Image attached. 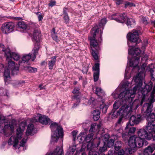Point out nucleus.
Returning a JSON list of instances; mask_svg holds the SVG:
<instances>
[{
    "mask_svg": "<svg viewBox=\"0 0 155 155\" xmlns=\"http://www.w3.org/2000/svg\"><path fill=\"white\" fill-rule=\"evenodd\" d=\"M127 38L130 41L128 42V45L129 47L128 50L129 54L134 57L138 56L140 53V49L138 48H136L134 49V47L130 45L131 42H137L140 41V40L139 38L138 31L134 30L132 32H129L127 35Z\"/></svg>",
    "mask_w": 155,
    "mask_h": 155,
    "instance_id": "nucleus-4",
    "label": "nucleus"
},
{
    "mask_svg": "<svg viewBox=\"0 0 155 155\" xmlns=\"http://www.w3.org/2000/svg\"><path fill=\"white\" fill-rule=\"evenodd\" d=\"M102 98H101L102 99ZM102 104H101L100 108L102 110V112L104 113H106L108 106L105 105L104 103V99L101 100Z\"/></svg>",
    "mask_w": 155,
    "mask_h": 155,
    "instance_id": "nucleus-32",
    "label": "nucleus"
},
{
    "mask_svg": "<svg viewBox=\"0 0 155 155\" xmlns=\"http://www.w3.org/2000/svg\"><path fill=\"white\" fill-rule=\"evenodd\" d=\"M93 75L94 81L95 82L97 81L99 78V64L96 63L93 67Z\"/></svg>",
    "mask_w": 155,
    "mask_h": 155,
    "instance_id": "nucleus-22",
    "label": "nucleus"
},
{
    "mask_svg": "<svg viewBox=\"0 0 155 155\" xmlns=\"http://www.w3.org/2000/svg\"><path fill=\"white\" fill-rule=\"evenodd\" d=\"M148 18L146 17H143L141 18V21L145 25H147L148 23Z\"/></svg>",
    "mask_w": 155,
    "mask_h": 155,
    "instance_id": "nucleus-43",
    "label": "nucleus"
},
{
    "mask_svg": "<svg viewBox=\"0 0 155 155\" xmlns=\"http://www.w3.org/2000/svg\"><path fill=\"white\" fill-rule=\"evenodd\" d=\"M27 140V138H24L21 141L20 143V146L23 147L25 144L26 143Z\"/></svg>",
    "mask_w": 155,
    "mask_h": 155,
    "instance_id": "nucleus-44",
    "label": "nucleus"
},
{
    "mask_svg": "<svg viewBox=\"0 0 155 155\" xmlns=\"http://www.w3.org/2000/svg\"><path fill=\"white\" fill-rule=\"evenodd\" d=\"M117 131H118L119 133H121L122 134V131L123 130L122 129L120 128L119 130H118Z\"/></svg>",
    "mask_w": 155,
    "mask_h": 155,
    "instance_id": "nucleus-58",
    "label": "nucleus"
},
{
    "mask_svg": "<svg viewBox=\"0 0 155 155\" xmlns=\"http://www.w3.org/2000/svg\"><path fill=\"white\" fill-rule=\"evenodd\" d=\"M39 49H37L36 51L34 50V48L32 51L33 53H30L28 54H24L22 58V61H19V63L20 65L22 63H28L29 60H31L33 61L36 58V55L37 54Z\"/></svg>",
    "mask_w": 155,
    "mask_h": 155,
    "instance_id": "nucleus-12",
    "label": "nucleus"
},
{
    "mask_svg": "<svg viewBox=\"0 0 155 155\" xmlns=\"http://www.w3.org/2000/svg\"><path fill=\"white\" fill-rule=\"evenodd\" d=\"M14 126L13 124H8L4 117L0 115V133H3L7 136L8 133L12 132L14 130Z\"/></svg>",
    "mask_w": 155,
    "mask_h": 155,
    "instance_id": "nucleus-11",
    "label": "nucleus"
},
{
    "mask_svg": "<svg viewBox=\"0 0 155 155\" xmlns=\"http://www.w3.org/2000/svg\"><path fill=\"white\" fill-rule=\"evenodd\" d=\"M134 97L132 98L130 102L127 101L126 102V104H128L129 106L131 107V110H132L133 109H136L139 106V101L138 99H136L132 103V102L134 98Z\"/></svg>",
    "mask_w": 155,
    "mask_h": 155,
    "instance_id": "nucleus-24",
    "label": "nucleus"
},
{
    "mask_svg": "<svg viewBox=\"0 0 155 155\" xmlns=\"http://www.w3.org/2000/svg\"><path fill=\"white\" fill-rule=\"evenodd\" d=\"M155 133V124L148 123L145 129H141L137 132L138 137L135 135L130 137L128 141V144L131 148L128 149L129 153L132 154L135 151L134 148L142 147L144 144L147 143V141L144 139L150 140L153 137V134Z\"/></svg>",
    "mask_w": 155,
    "mask_h": 155,
    "instance_id": "nucleus-1",
    "label": "nucleus"
},
{
    "mask_svg": "<svg viewBox=\"0 0 155 155\" xmlns=\"http://www.w3.org/2000/svg\"><path fill=\"white\" fill-rule=\"evenodd\" d=\"M4 46L2 44H0V51H2L4 52L5 54V51L7 48L5 49L4 48Z\"/></svg>",
    "mask_w": 155,
    "mask_h": 155,
    "instance_id": "nucleus-48",
    "label": "nucleus"
},
{
    "mask_svg": "<svg viewBox=\"0 0 155 155\" xmlns=\"http://www.w3.org/2000/svg\"><path fill=\"white\" fill-rule=\"evenodd\" d=\"M151 23L152 25H153V26H155V20H154L153 21H151Z\"/></svg>",
    "mask_w": 155,
    "mask_h": 155,
    "instance_id": "nucleus-59",
    "label": "nucleus"
},
{
    "mask_svg": "<svg viewBox=\"0 0 155 155\" xmlns=\"http://www.w3.org/2000/svg\"><path fill=\"white\" fill-rule=\"evenodd\" d=\"M135 88L133 89V92L130 93L129 91H123L119 94V98L120 100L116 101L113 105L114 109H118L121 104H125L127 101L130 102L132 98L134 97Z\"/></svg>",
    "mask_w": 155,
    "mask_h": 155,
    "instance_id": "nucleus-6",
    "label": "nucleus"
},
{
    "mask_svg": "<svg viewBox=\"0 0 155 155\" xmlns=\"http://www.w3.org/2000/svg\"><path fill=\"white\" fill-rule=\"evenodd\" d=\"M94 143H91V148H89V146H90L89 144L87 145V148L89 151V155H94L95 154L97 155H104L103 152H104L107 149L106 146L104 145L102 147H101L99 150V152H96L94 150V149L92 148L93 147H98L100 143V138L99 137H97L94 140Z\"/></svg>",
    "mask_w": 155,
    "mask_h": 155,
    "instance_id": "nucleus-10",
    "label": "nucleus"
},
{
    "mask_svg": "<svg viewBox=\"0 0 155 155\" xmlns=\"http://www.w3.org/2000/svg\"><path fill=\"white\" fill-rule=\"evenodd\" d=\"M103 91L101 88L100 87H97L96 88L95 93L98 96H101L102 94H103Z\"/></svg>",
    "mask_w": 155,
    "mask_h": 155,
    "instance_id": "nucleus-37",
    "label": "nucleus"
},
{
    "mask_svg": "<svg viewBox=\"0 0 155 155\" xmlns=\"http://www.w3.org/2000/svg\"><path fill=\"white\" fill-rule=\"evenodd\" d=\"M26 123L25 121L21 122L19 125V127L17 130V134L16 135H12L8 141L9 145H13L14 147H16L19 140L22 137V132L24 130Z\"/></svg>",
    "mask_w": 155,
    "mask_h": 155,
    "instance_id": "nucleus-7",
    "label": "nucleus"
},
{
    "mask_svg": "<svg viewBox=\"0 0 155 155\" xmlns=\"http://www.w3.org/2000/svg\"><path fill=\"white\" fill-rule=\"evenodd\" d=\"M102 33L101 30H100L99 29H96L94 27L92 29L91 32V35L89 37L92 49V55L95 60L98 59V55L95 50L98 51L100 49L99 44L97 41V40L98 39L99 42H101L102 41Z\"/></svg>",
    "mask_w": 155,
    "mask_h": 155,
    "instance_id": "nucleus-2",
    "label": "nucleus"
},
{
    "mask_svg": "<svg viewBox=\"0 0 155 155\" xmlns=\"http://www.w3.org/2000/svg\"><path fill=\"white\" fill-rule=\"evenodd\" d=\"M88 70L87 68H83L82 69V71H83L84 73L86 74L87 73L88 71Z\"/></svg>",
    "mask_w": 155,
    "mask_h": 155,
    "instance_id": "nucleus-53",
    "label": "nucleus"
},
{
    "mask_svg": "<svg viewBox=\"0 0 155 155\" xmlns=\"http://www.w3.org/2000/svg\"><path fill=\"white\" fill-rule=\"evenodd\" d=\"M121 142L120 141H117L114 145V148L115 150H118L122 146Z\"/></svg>",
    "mask_w": 155,
    "mask_h": 155,
    "instance_id": "nucleus-36",
    "label": "nucleus"
},
{
    "mask_svg": "<svg viewBox=\"0 0 155 155\" xmlns=\"http://www.w3.org/2000/svg\"><path fill=\"white\" fill-rule=\"evenodd\" d=\"M56 3V1L54 0H51L49 4V6L51 7L55 5Z\"/></svg>",
    "mask_w": 155,
    "mask_h": 155,
    "instance_id": "nucleus-45",
    "label": "nucleus"
},
{
    "mask_svg": "<svg viewBox=\"0 0 155 155\" xmlns=\"http://www.w3.org/2000/svg\"><path fill=\"white\" fill-rule=\"evenodd\" d=\"M33 123H35L39 121L41 123L44 125H47L50 123V120L48 117L45 115H41L40 114H38L34 117L31 120Z\"/></svg>",
    "mask_w": 155,
    "mask_h": 155,
    "instance_id": "nucleus-14",
    "label": "nucleus"
},
{
    "mask_svg": "<svg viewBox=\"0 0 155 155\" xmlns=\"http://www.w3.org/2000/svg\"><path fill=\"white\" fill-rule=\"evenodd\" d=\"M78 104H74V106H73V107H76L77 106Z\"/></svg>",
    "mask_w": 155,
    "mask_h": 155,
    "instance_id": "nucleus-61",
    "label": "nucleus"
},
{
    "mask_svg": "<svg viewBox=\"0 0 155 155\" xmlns=\"http://www.w3.org/2000/svg\"><path fill=\"white\" fill-rule=\"evenodd\" d=\"M50 128L52 132L51 141L57 142L59 137L63 135V128L57 123L54 122L51 124Z\"/></svg>",
    "mask_w": 155,
    "mask_h": 155,
    "instance_id": "nucleus-9",
    "label": "nucleus"
},
{
    "mask_svg": "<svg viewBox=\"0 0 155 155\" xmlns=\"http://www.w3.org/2000/svg\"><path fill=\"white\" fill-rule=\"evenodd\" d=\"M46 155H63V150L59 147H57L52 153Z\"/></svg>",
    "mask_w": 155,
    "mask_h": 155,
    "instance_id": "nucleus-31",
    "label": "nucleus"
},
{
    "mask_svg": "<svg viewBox=\"0 0 155 155\" xmlns=\"http://www.w3.org/2000/svg\"><path fill=\"white\" fill-rule=\"evenodd\" d=\"M32 40L34 42V50L36 51L40 48V42L41 35L38 28H36L34 31L32 35Z\"/></svg>",
    "mask_w": 155,
    "mask_h": 155,
    "instance_id": "nucleus-13",
    "label": "nucleus"
},
{
    "mask_svg": "<svg viewBox=\"0 0 155 155\" xmlns=\"http://www.w3.org/2000/svg\"><path fill=\"white\" fill-rule=\"evenodd\" d=\"M123 117H120L119 118L117 122L115 124V127H116L117 126H118L119 127L120 124H121L122 123H123L122 122V118Z\"/></svg>",
    "mask_w": 155,
    "mask_h": 155,
    "instance_id": "nucleus-42",
    "label": "nucleus"
},
{
    "mask_svg": "<svg viewBox=\"0 0 155 155\" xmlns=\"http://www.w3.org/2000/svg\"><path fill=\"white\" fill-rule=\"evenodd\" d=\"M155 150V144H150L145 149L143 155H150Z\"/></svg>",
    "mask_w": 155,
    "mask_h": 155,
    "instance_id": "nucleus-25",
    "label": "nucleus"
},
{
    "mask_svg": "<svg viewBox=\"0 0 155 155\" xmlns=\"http://www.w3.org/2000/svg\"><path fill=\"white\" fill-rule=\"evenodd\" d=\"M93 128V126H91V128L90 129V131H91V129Z\"/></svg>",
    "mask_w": 155,
    "mask_h": 155,
    "instance_id": "nucleus-63",
    "label": "nucleus"
},
{
    "mask_svg": "<svg viewBox=\"0 0 155 155\" xmlns=\"http://www.w3.org/2000/svg\"><path fill=\"white\" fill-rule=\"evenodd\" d=\"M17 27L18 29L21 32H25L27 28V25L23 21H20L18 23Z\"/></svg>",
    "mask_w": 155,
    "mask_h": 155,
    "instance_id": "nucleus-28",
    "label": "nucleus"
},
{
    "mask_svg": "<svg viewBox=\"0 0 155 155\" xmlns=\"http://www.w3.org/2000/svg\"><path fill=\"white\" fill-rule=\"evenodd\" d=\"M64 19L65 20V22L67 23L68 22L69 19L68 16L67 15H65L64 17Z\"/></svg>",
    "mask_w": 155,
    "mask_h": 155,
    "instance_id": "nucleus-50",
    "label": "nucleus"
},
{
    "mask_svg": "<svg viewBox=\"0 0 155 155\" xmlns=\"http://www.w3.org/2000/svg\"><path fill=\"white\" fill-rule=\"evenodd\" d=\"M39 87L40 88L41 90L43 89H45V87H42V84H40L39 86Z\"/></svg>",
    "mask_w": 155,
    "mask_h": 155,
    "instance_id": "nucleus-56",
    "label": "nucleus"
},
{
    "mask_svg": "<svg viewBox=\"0 0 155 155\" xmlns=\"http://www.w3.org/2000/svg\"><path fill=\"white\" fill-rule=\"evenodd\" d=\"M153 141H155V135L153 136Z\"/></svg>",
    "mask_w": 155,
    "mask_h": 155,
    "instance_id": "nucleus-62",
    "label": "nucleus"
},
{
    "mask_svg": "<svg viewBox=\"0 0 155 155\" xmlns=\"http://www.w3.org/2000/svg\"><path fill=\"white\" fill-rule=\"evenodd\" d=\"M5 55L6 57L7 60H10L13 58L15 61H18L20 58L18 54L15 53H11L10 49L8 48L5 51Z\"/></svg>",
    "mask_w": 155,
    "mask_h": 155,
    "instance_id": "nucleus-19",
    "label": "nucleus"
},
{
    "mask_svg": "<svg viewBox=\"0 0 155 155\" xmlns=\"http://www.w3.org/2000/svg\"><path fill=\"white\" fill-rule=\"evenodd\" d=\"M139 56L135 58H133L132 59L129 60L128 64L130 66L133 67V69L135 68L137 70L139 69L137 65L139 63Z\"/></svg>",
    "mask_w": 155,
    "mask_h": 155,
    "instance_id": "nucleus-23",
    "label": "nucleus"
},
{
    "mask_svg": "<svg viewBox=\"0 0 155 155\" xmlns=\"http://www.w3.org/2000/svg\"><path fill=\"white\" fill-rule=\"evenodd\" d=\"M110 18L116 21L124 23L127 20L126 24L129 28H131L135 25V21L134 19L131 18L127 17L125 13L123 14H115L110 17Z\"/></svg>",
    "mask_w": 155,
    "mask_h": 155,
    "instance_id": "nucleus-8",
    "label": "nucleus"
},
{
    "mask_svg": "<svg viewBox=\"0 0 155 155\" xmlns=\"http://www.w3.org/2000/svg\"><path fill=\"white\" fill-rule=\"evenodd\" d=\"M135 82L137 85L133 88L132 90H128V86L130 83L128 81L124 82H122L120 84V85L121 86L122 89H124L125 90L124 91H129L130 93H132L133 92L134 88H135V91L134 94V97H135V95L137 91L138 92H139V91H142L141 93L142 94V98L140 103L141 105H142L143 102L145 100V99L147 97V94L148 92L152 90V84H150V85H146L145 86V88L142 89L141 87L142 85H139L138 84L139 81Z\"/></svg>",
    "mask_w": 155,
    "mask_h": 155,
    "instance_id": "nucleus-3",
    "label": "nucleus"
},
{
    "mask_svg": "<svg viewBox=\"0 0 155 155\" xmlns=\"http://www.w3.org/2000/svg\"><path fill=\"white\" fill-rule=\"evenodd\" d=\"M35 133V128L33 124H30L28 126L26 131L27 135H33Z\"/></svg>",
    "mask_w": 155,
    "mask_h": 155,
    "instance_id": "nucleus-26",
    "label": "nucleus"
},
{
    "mask_svg": "<svg viewBox=\"0 0 155 155\" xmlns=\"http://www.w3.org/2000/svg\"><path fill=\"white\" fill-rule=\"evenodd\" d=\"M86 133L85 132L81 133L78 137V139H80L79 142L81 143H83L85 142L89 143L93 139V134H88L87 136L85 135Z\"/></svg>",
    "mask_w": 155,
    "mask_h": 155,
    "instance_id": "nucleus-18",
    "label": "nucleus"
},
{
    "mask_svg": "<svg viewBox=\"0 0 155 155\" xmlns=\"http://www.w3.org/2000/svg\"><path fill=\"white\" fill-rule=\"evenodd\" d=\"M149 103H145L143 105L141 109L142 113L144 117H146L148 123H152L155 120V114L154 113H151L153 107V104L155 101V99L153 97L151 99H149Z\"/></svg>",
    "mask_w": 155,
    "mask_h": 155,
    "instance_id": "nucleus-5",
    "label": "nucleus"
},
{
    "mask_svg": "<svg viewBox=\"0 0 155 155\" xmlns=\"http://www.w3.org/2000/svg\"><path fill=\"white\" fill-rule=\"evenodd\" d=\"M77 145V144H75V143L74 141L72 143V145L69 146V150L70 154L71 153L73 154L75 152L76 150Z\"/></svg>",
    "mask_w": 155,
    "mask_h": 155,
    "instance_id": "nucleus-33",
    "label": "nucleus"
},
{
    "mask_svg": "<svg viewBox=\"0 0 155 155\" xmlns=\"http://www.w3.org/2000/svg\"><path fill=\"white\" fill-rule=\"evenodd\" d=\"M15 25L12 22H6L2 25L1 30L3 33L8 34L14 30Z\"/></svg>",
    "mask_w": 155,
    "mask_h": 155,
    "instance_id": "nucleus-16",
    "label": "nucleus"
},
{
    "mask_svg": "<svg viewBox=\"0 0 155 155\" xmlns=\"http://www.w3.org/2000/svg\"><path fill=\"white\" fill-rule=\"evenodd\" d=\"M129 128L128 131V134L129 135H131L132 134H133L134 133L136 130V128L135 127H129V125L128 124H127L125 128V130H127Z\"/></svg>",
    "mask_w": 155,
    "mask_h": 155,
    "instance_id": "nucleus-35",
    "label": "nucleus"
},
{
    "mask_svg": "<svg viewBox=\"0 0 155 155\" xmlns=\"http://www.w3.org/2000/svg\"><path fill=\"white\" fill-rule=\"evenodd\" d=\"M114 140L113 139L109 140L107 142V146L108 147H113L114 145Z\"/></svg>",
    "mask_w": 155,
    "mask_h": 155,
    "instance_id": "nucleus-41",
    "label": "nucleus"
},
{
    "mask_svg": "<svg viewBox=\"0 0 155 155\" xmlns=\"http://www.w3.org/2000/svg\"><path fill=\"white\" fill-rule=\"evenodd\" d=\"M107 20L106 18H103L101 19L100 22L99 24V26L100 28H102L106 24Z\"/></svg>",
    "mask_w": 155,
    "mask_h": 155,
    "instance_id": "nucleus-40",
    "label": "nucleus"
},
{
    "mask_svg": "<svg viewBox=\"0 0 155 155\" xmlns=\"http://www.w3.org/2000/svg\"><path fill=\"white\" fill-rule=\"evenodd\" d=\"M77 96H76V95H75V96H74L73 97H72V99L73 100H75V99H76V100H77V101H78V100L77 99Z\"/></svg>",
    "mask_w": 155,
    "mask_h": 155,
    "instance_id": "nucleus-57",
    "label": "nucleus"
},
{
    "mask_svg": "<svg viewBox=\"0 0 155 155\" xmlns=\"http://www.w3.org/2000/svg\"><path fill=\"white\" fill-rule=\"evenodd\" d=\"M125 6L126 8H129L132 7H135V5L132 2H126L125 3Z\"/></svg>",
    "mask_w": 155,
    "mask_h": 155,
    "instance_id": "nucleus-38",
    "label": "nucleus"
},
{
    "mask_svg": "<svg viewBox=\"0 0 155 155\" xmlns=\"http://www.w3.org/2000/svg\"><path fill=\"white\" fill-rule=\"evenodd\" d=\"M100 111L97 109H96L93 111L92 114L94 120L97 121L99 119L100 117Z\"/></svg>",
    "mask_w": 155,
    "mask_h": 155,
    "instance_id": "nucleus-29",
    "label": "nucleus"
},
{
    "mask_svg": "<svg viewBox=\"0 0 155 155\" xmlns=\"http://www.w3.org/2000/svg\"><path fill=\"white\" fill-rule=\"evenodd\" d=\"M46 62L45 61H44L43 62H41V65H44L45 64Z\"/></svg>",
    "mask_w": 155,
    "mask_h": 155,
    "instance_id": "nucleus-60",
    "label": "nucleus"
},
{
    "mask_svg": "<svg viewBox=\"0 0 155 155\" xmlns=\"http://www.w3.org/2000/svg\"><path fill=\"white\" fill-rule=\"evenodd\" d=\"M141 120V116L140 114L132 115L130 119V124L131 126H133L134 124H138Z\"/></svg>",
    "mask_w": 155,
    "mask_h": 155,
    "instance_id": "nucleus-20",
    "label": "nucleus"
},
{
    "mask_svg": "<svg viewBox=\"0 0 155 155\" xmlns=\"http://www.w3.org/2000/svg\"><path fill=\"white\" fill-rule=\"evenodd\" d=\"M148 56L147 55H145L144 57L141 59L142 62L144 63V62H145L148 60Z\"/></svg>",
    "mask_w": 155,
    "mask_h": 155,
    "instance_id": "nucleus-47",
    "label": "nucleus"
},
{
    "mask_svg": "<svg viewBox=\"0 0 155 155\" xmlns=\"http://www.w3.org/2000/svg\"><path fill=\"white\" fill-rule=\"evenodd\" d=\"M112 112H113V114H114L115 113V111H114V109L112 110Z\"/></svg>",
    "mask_w": 155,
    "mask_h": 155,
    "instance_id": "nucleus-64",
    "label": "nucleus"
},
{
    "mask_svg": "<svg viewBox=\"0 0 155 155\" xmlns=\"http://www.w3.org/2000/svg\"><path fill=\"white\" fill-rule=\"evenodd\" d=\"M56 56H54L51 57L48 61V65L49 69L50 70L53 69L54 66L56 63Z\"/></svg>",
    "mask_w": 155,
    "mask_h": 155,
    "instance_id": "nucleus-27",
    "label": "nucleus"
},
{
    "mask_svg": "<svg viewBox=\"0 0 155 155\" xmlns=\"http://www.w3.org/2000/svg\"><path fill=\"white\" fill-rule=\"evenodd\" d=\"M122 106L117 112V115H119L122 117L126 118L132 112L131 107L128 104H125Z\"/></svg>",
    "mask_w": 155,
    "mask_h": 155,
    "instance_id": "nucleus-15",
    "label": "nucleus"
},
{
    "mask_svg": "<svg viewBox=\"0 0 155 155\" xmlns=\"http://www.w3.org/2000/svg\"><path fill=\"white\" fill-rule=\"evenodd\" d=\"M53 31L52 32L51 36L53 39L57 42H58L59 40L58 38L57 37L56 35L55 34L54 31V29L53 28Z\"/></svg>",
    "mask_w": 155,
    "mask_h": 155,
    "instance_id": "nucleus-39",
    "label": "nucleus"
},
{
    "mask_svg": "<svg viewBox=\"0 0 155 155\" xmlns=\"http://www.w3.org/2000/svg\"><path fill=\"white\" fill-rule=\"evenodd\" d=\"M79 89L78 87H75L72 93L74 94L78 93L79 92Z\"/></svg>",
    "mask_w": 155,
    "mask_h": 155,
    "instance_id": "nucleus-49",
    "label": "nucleus"
},
{
    "mask_svg": "<svg viewBox=\"0 0 155 155\" xmlns=\"http://www.w3.org/2000/svg\"><path fill=\"white\" fill-rule=\"evenodd\" d=\"M10 70L7 67H6L4 72V80L5 83L7 82L8 81L10 80Z\"/></svg>",
    "mask_w": 155,
    "mask_h": 155,
    "instance_id": "nucleus-30",
    "label": "nucleus"
},
{
    "mask_svg": "<svg viewBox=\"0 0 155 155\" xmlns=\"http://www.w3.org/2000/svg\"><path fill=\"white\" fill-rule=\"evenodd\" d=\"M129 70V68L127 67L126 68L125 71V77H126L127 76V74L129 72H128Z\"/></svg>",
    "mask_w": 155,
    "mask_h": 155,
    "instance_id": "nucleus-54",
    "label": "nucleus"
},
{
    "mask_svg": "<svg viewBox=\"0 0 155 155\" xmlns=\"http://www.w3.org/2000/svg\"><path fill=\"white\" fill-rule=\"evenodd\" d=\"M26 71L30 72H35L37 71V69L30 67L27 66L24 67Z\"/></svg>",
    "mask_w": 155,
    "mask_h": 155,
    "instance_id": "nucleus-34",
    "label": "nucleus"
},
{
    "mask_svg": "<svg viewBox=\"0 0 155 155\" xmlns=\"http://www.w3.org/2000/svg\"><path fill=\"white\" fill-rule=\"evenodd\" d=\"M38 18L39 21H41L43 19V17L41 15H39L38 16Z\"/></svg>",
    "mask_w": 155,
    "mask_h": 155,
    "instance_id": "nucleus-55",
    "label": "nucleus"
},
{
    "mask_svg": "<svg viewBox=\"0 0 155 155\" xmlns=\"http://www.w3.org/2000/svg\"><path fill=\"white\" fill-rule=\"evenodd\" d=\"M146 66V64H142L141 67V71L134 78L133 80L134 81H139L138 84L139 85H142V84L143 78L145 75V68Z\"/></svg>",
    "mask_w": 155,
    "mask_h": 155,
    "instance_id": "nucleus-17",
    "label": "nucleus"
},
{
    "mask_svg": "<svg viewBox=\"0 0 155 155\" xmlns=\"http://www.w3.org/2000/svg\"><path fill=\"white\" fill-rule=\"evenodd\" d=\"M71 134L73 137L74 141L77 134V132L76 131H73L71 132Z\"/></svg>",
    "mask_w": 155,
    "mask_h": 155,
    "instance_id": "nucleus-46",
    "label": "nucleus"
},
{
    "mask_svg": "<svg viewBox=\"0 0 155 155\" xmlns=\"http://www.w3.org/2000/svg\"><path fill=\"white\" fill-rule=\"evenodd\" d=\"M115 153V151L113 150H110L108 152V154L109 155H113Z\"/></svg>",
    "mask_w": 155,
    "mask_h": 155,
    "instance_id": "nucleus-52",
    "label": "nucleus"
},
{
    "mask_svg": "<svg viewBox=\"0 0 155 155\" xmlns=\"http://www.w3.org/2000/svg\"><path fill=\"white\" fill-rule=\"evenodd\" d=\"M94 99L92 97L90 98L88 101V103L89 104H90L91 103H93V102L94 101Z\"/></svg>",
    "mask_w": 155,
    "mask_h": 155,
    "instance_id": "nucleus-51",
    "label": "nucleus"
},
{
    "mask_svg": "<svg viewBox=\"0 0 155 155\" xmlns=\"http://www.w3.org/2000/svg\"><path fill=\"white\" fill-rule=\"evenodd\" d=\"M10 70L12 71V73L13 75L17 74L18 73V67H16L15 64V62L12 61L8 60V65L7 67Z\"/></svg>",
    "mask_w": 155,
    "mask_h": 155,
    "instance_id": "nucleus-21",
    "label": "nucleus"
}]
</instances>
